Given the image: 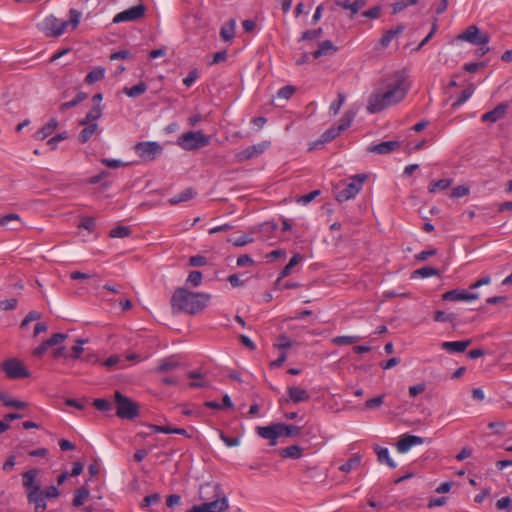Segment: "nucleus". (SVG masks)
Returning a JSON list of instances; mask_svg holds the SVG:
<instances>
[{
    "instance_id": "11",
    "label": "nucleus",
    "mask_w": 512,
    "mask_h": 512,
    "mask_svg": "<svg viewBox=\"0 0 512 512\" xmlns=\"http://www.w3.org/2000/svg\"><path fill=\"white\" fill-rule=\"evenodd\" d=\"M270 145V142L263 141L261 143L252 145L244 149L243 151L236 154V160L238 162H243L254 157L261 155Z\"/></svg>"
},
{
    "instance_id": "32",
    "label": "nucleus",
    "mask_w": 512,
    "mask_h": 512,
    "mask_svg": "<svg viewBox=\"0 0 512 512\" xmlns=\"http://www.w3.org/2000/svg\"><path fill=\"white\" fill-rule=\"evenodd\" d=\"M104 76H105V68L99 66V67L94 68L92 71H90L86 75L85 82L89 85L94 84L95 82L102 80L104 78Z\"/></svg>"
},
{
    "instance_id": "53",
    "label": "nucleus",
    "mask_w": 512,
    "mask_h": 512,
    "mask_svg": "<svg viewBox=\"0 0 512 512\" xmlns=\"http://www.w3.org/2000/svg\"><path fill=\"white\" fill-rule=\"evenodd\" d=\"M95 219L93 217L85 216L81 218V221L78 225L79 228H84L88 231H93L95 229Z\"/></svg>"
},
{
    "instance_id": "23",
    "label": "nucleus",
    "mask_w": 512,
    "mask_h": 512,
    "mask_svg": "<svg viewBox=\"0 0 512 512\" xmlns=\"http://www.w3.org/2000/svg\"><path fill=\"white\" fill-rule=\"evenodd\" d=\"M338 50L331 41L325 40L318 44V48L312 53L314 58H320L322 56H328L334 54Z\"/></svg>"
},
{
    "instance_id": "36",
    "label": "nucleus",
    "mask_w": 512,
    "mask_h": 512,
    "mask_svg": "<svg viewBox=\"0 0 512 512\" xmlns=\"http://www.w3.org/2000/svg\"><path fill=\"white\" fill-rule=\"evenodd\" d=\"M452 179H440L437 181H432L428 186V191L430 193H435L438 190H446L452 184Z\"/></svg>"
},
{
    "instance_id": "8",
    "label": "nucleus",
    "mask_w": 512,
    "mask_h": 512,
    "mask_svg": "<svg viewBox=\"0 0 512 512\" xmlns=\"http://www.w3.org/2000/svg\"><path fill=\"white\" fill-rule=\"evenodd\" d=\"M134 149L143 161L148 162L155 160L163 151L162 146L154 141L138 142Z\"/></svg>"
},
{
    "instance_id": "49",
    "label": "nucleus",
    "mask_w": 512,
    "mask_h": 512,
    "mask_svg": "<svg viewBox=\"0 0 512 512\" xmlns=\"http://www.w3.org/2000/svg\"><path fill=\"white\" fill-rule=\"evenodd\" d=\"M296 92V88L292 85H287L279 89L277 96L278 98H282L288 100L292 97V95Z\"/></svg>"
},
{
    "instance_id": "48",
    "label": "nucleus",
    "mask_w": 512,
    "mask_h": 512,
    "mask_svg": "<svg viewBox=\"0 0 512 512\" xmlns=\"http://www.w3.org/2000/svg\"><path fill=\"white\" fill-rule=\"evenodd\" d=\"M414 274L426 278L430 276L439 275V270L433 267H422L414 272Z\"/></svg>"
},
{
    "instance_id": "20",
    "label": "nucleus",
    "mask_w": 512,
    "mask_h": 512,
    "mask_svg": "<svg viewBox=\"0 0 512 512\" xmlns=\"http://www.w3.org/2000/svg\"><path fill=\"white\" fill-rule=\"evenodd\" d=\"M0 226L6 227L9 230L18 231L23 227V223L18 214L10 213L0 218Z\"/></svg>"
},
{
    "instance_id": "33",
    "label": "nucleus",
    "mask_w": 512,
    "mask_h": 512,
    "mask_svg": "<svg viewBox=\"0 0 512 512\" xmlns=\"http://www.w3.org/2000/svg\"><path fill=\"white\" fill-rule=\"evenodd\" d=\"M361 464V456L359 454H355L351 457L346 463L342 464L339 467V470L344 473H349L350 471L357 469Z\"/></svg>"
},
{
    "instance_id": "26",
    "label": "nucleus",
    "mask_w": 512,
    "mask_h": 512,
    "mask_svg": "<svg viewBox=\"0 0 512 512\" xmlns=\"http://www.w3.org/2000/svg\"><path fill=\"white\" fill-rule=\"evenodd\" d=\"M84 126L78 136V140L82 144L88 142L99 131L97 123H88Z\"/></svg>"
},
{
    "instance_id": "5",
    "label": "nucleus",
    "mask_w": 512,
    "mask_h": 512,
    "mask_svg": "<svg viewBox=\"0 0 512 512\" xmlns=\"http://www.w3.org/2000/svg\"><path fill=\"white\" fill-rule=\"evenodd\" d=\"M177 144L186 151H193L210 144V137L201 131H188L180 135Z\"/></svg>"
},
{
    "instance_id": "63",
    "label": "nucleus",
    "mask_w": 512,
    "mask_h": 512,
    "mask_svg": "<svg viewBox=\"0 0 512 512\" xmlns=\"http://www.w3.org/2000/svg\"><path fill=\"white\" fill-rule=\"evenodd\" d=\"M17 307V299L10 298L7 300L0 301V309L7 311V310H13Z\"/></svg>"
},
{
    "instance_id": "41",
    "label": "nucleus",
    "mask_w": 512,
    "mask_h": 512,
    "mask_svg": "<svg viewBox=\"0 0 512 512\" xmlns=\"http://www.w3.org/2000/svg\"><path fill=\"white\" fill-rule=\"evenodd\" d=\"M131 234V230L127 226H117L110 230L109 236L111 238H125Z\"/></svg>"
},
{
    "instance_id": "45",
    "label": "nucleus",
    "mask_w": 512,
    "mask_h": 512,
    "mask_svg": "<svg viewBox=\"0 0 512 512\" xmlns=\"http://www.w3.org/2000/svg\"><path fill=\"white\" fill-rule=\"evenodd\" d=\"M202 278L203 275L200 271H192L186 280V284L192 287H198L202 283Z\"/></svg>"
},
{
    "instance_id": "62",
    "label": "nucleus",
    "mask_w": 512,
    "mask_h": 512,
    "mask_svg": "<svg viewBox=\"0 0 512 512\" xmlns=\"http://www.w3.org/2000/svg\"><path fill=\"white\" fill-rule=\"evenodd\" d=\"M178 366L177 362L171 360H164L158 367L157 371L159 372H168Z\"/></svg>"
},
{
    "instance_id": "18",
    "label": "nucleus",
    "mask_w": 512,
    "mask_h": 512,
    "mask_svg": "<svg viewBox=\"0 0 512 512\" xmlns=\"http://www.w3.org/2000/svg\"><path fill=\"white\" fill-rule=\"evenodd\" d=\"M204 512H224L228 509V501L227 498L222 494H218V498L211 501L201 504Z\"/></svg>"
},
{
    "instance_id": "56",
    "label": "nucleus",
    "mask_w": 512,
    "mask_h": 512,
    "mask_svg": "<svg viewBox=\"0 0 512 512\" xmlns=\"http://www.w3.org/2000/svg\"><path fill=\"white\" fill-rule=\"evenodd\" d=\"M43 496L48 499H57L60 495L58 488L54 485L48 486L45 490H42Z\"/></svg>"
},
{
    "instance_id": "27",
    "label": "nucleus",
    "mask_w": 512,
    "mask_h": 512,
    "mask_svg": "<svg viewBox=\"0 0 512 512\" xmlns=\"http://www.w3.org/2000/svg\"><path fill=\"white\" fill-rule=\"evenodd\" d=\"M102 116V107L100 104H95L86 114L85 118L79 123L86 125L88 123H97L96 121Z\"/></svg>"
},
{
    "instance_id": "19",
    "label": "nucleus",
    "mask_w": 512,
    "mask_h": 512,
    "mask_svg": "<svg viewBox=\"0 0 512 512\" xmlns=\"http://www.w3.org/2000/svg\"><path fill=\"white\" fill-rule=\"evenodd\" d=\"M508 109L507 103H500L493 110L486 112L482 115L481 120L483 122L495 123L499 119L503 118Z\"/></svg>"
},
{
    "instance_id": "13",
    "label": "nucleus",
    "mask_w": 512,
    "mask_h": 512,
    "mask_svg": "<svg viewBox=\"0 0 512 512\" xmlns=\"http://www.w3.org/2000/svg\"><path fill=\"white\" fill-rule=\"evenodd\" d=\"M478 297V293H468L461 289H453L442 295V299L445 301H470L476 300Z\"/></svg>"
},
{
    "instance_id": "17",
    "label": "nucleus",
    "mask_w": 512,
    "mask_h": 512,
    "mask_svg": "<svg viewBox=\"0 0 512 512\" xmlns=\"http://www.w3.org/2000/svg\"><path fill=\"white\" fill-rule=\"evenodd\" d=\"M256 431L260 437L270 441V446L276 445L277 439L279 438L277 424H272L269 426H259L257 427Z\"/></svg>"
},
{
    "instance_id": "60",
    "label": "nucleus",
    "mask_w": 512,
    "mask_h": 512,
    "mask_svg": "<svg viewBox=\"0 0 512 512\" xmlns=\"http://www.w3.org/2000/svg\"><path fill=\"white\" fill-rule=\"evenodd\" d=\"M67 137H68L67 132L59 133V134L53 136L52 138H50L48 140L47 144H48V146H50V148L52 150H54V149H56L58 142L67 139Z\"/></svg>"
},
{
    "instance_id": "10",
    "label": "nucleus",
    "mask_w": 512,
    "mask_h": 512,
    "mask_svg": "<svg viewBox=\"0 0 512 512\" xmlns=\"http://www.w3.org/2000/svg\"><path fill=\"white\" fill-rule=\"evenodd\" d=\"M145 11L146 7L140 3L116 14L113 23L137 21L144 16Z\"/></svg>"
},
{
    "instance_id": "4",
    "label": "nucleus",
    "mask_w": 512,
    "mask_h": 512,
    "mask_svg": "<svg viewBox=\"0 0 512 512\" xmlns=\"http://www.w3.org/2000/svg\"><path fill=\"white\" fill-rule=\"evenodd\" d=\"M116 415L124 420H134L140 414V407L137 402L123 395L120 391L114 393Z\"/></svg>"
},
{
    "instance_id": "57",
    "label": "nucleus",
    "mask_w": 512,
    "mask_h": 512,
    "mask_svg": "<svg viewBox=\"0 0 512 512\" xmlns=\"http://www.w3.org/2000/svg\"><path fill=\"white\" fill-rule=\"evenodd\" d=\"M511 498L508 496L502 497L496 502V508L498 510H506L507 512L511 511Z\"/></svg>"
},
{
    "instance_id": "35",
    "label": "nucleus",
    "mask_w": 512,
    "mask_h": 512,
    "mask_svg": "<svg viewBox=\"0 0 512 512\" xmlns=\"http://www.w3.org/2000/svg\"><path fill=\"white\" fill-rule=\"evenodd\" d=\"M147 90V85L144 82H139L138 84L132 87H125L124 93L129 97H137L145 93Z\"/></svg>"
},
{
    "instance_id": "6",
    "label": "nucleus",
    "mask_w": 512,
    "mask_h": 512,
    "mask_svg": "<svg viewBox=\"0 0 512 512\" xmlns=\"http://www.w3.org/2000/svg\"><path fill=\"white\" fill-rule=\"evenodd\" d=\"M355 117V114L352 111H346L344 115L341 117L339 123L337 126H332L329 129H327L314 143V146L312 148H315L318 146V144H324L332 141L337 136L341 134L344 130H346L352 123L353 119Z\"/></svg>"
},
{
    "instance_id": "31",
    "label": "nucleus",
    "mask_w": 512,
    "mask_h": 512,
    "mask_svg": "<svg viewBox=\"0 0 512 512\" xmlns=\"http://www.w3.org/2000/svg\"><path fill=\"white\" fill-rule=\"evenodd\" d=\"M375 452L377 454V458H378L379 462L386 463L390 468L396 467V464L390 457L389 450L387 448H382V447L376 446Z\"/></svg>"
},
{
    "instance_id": "59",
    "label": "nucleus",
    "mask_w": 512,
    "mask_h": 512,
    "mask_svg": "<svg viewBox=\"0 0 512 512\" xmlns=\"http://www.w3.org/2000/svg\"><path fill=\"white\" fill-rule=\"evenodd\" d=\"M469 192H470V190L467 186L459 185V186L453 188V190L451 192V197H453V198L464 197V196L468 195Z\"/></svg>"
},
{
    "instance_id": "28",
    "label": "nucleus",
    "mask_w": 512,
    "mask_h": 512,
    "mask_svg": "<svg viewBox=\"0 0 512 512\" xmlns=\"http://www.w3.org/2000/svg\"><path fill=\"white\" fill-rule=\"evenodd\" d=\"M277 424V430L279 432V437L286 436V437H293L298 436L300 434V427L291 425V424H284V423H276Z\"/></svg>"
},
{
    "instance_id": "34",
    "label": "nucleus",
    "mask_w": 512,
    "mask_h": 512,
    "mask_svg": "<svg viewBox=\"0 0 512 512\" xmlns=\"http://www.w3.org/2000/svg\"><path fill=\"white\" fill-rule=\"evenodd\" d=\"M301 260H302V256L300 254L293 255L292 258L290 259V261L288 262V264L280 272L278 281L289 276L291 274L293 267L298 265Z\"/></svg>"
},
{
    "instance_id": "21",
    "label": "nucleus",
    "mask_w": 512,
    "mask_h": 512,
    "mask_svg": "<svg viewBox=\"0 0 512 512\" xmlns=\"http://www.w3.org/2000/svg\"><path fill=\"white\" fill-rule=\"evenodd\" d=\"M471 340H463V341H445L441 343V348L449 353H461L466 350L468 346L471 345Z\"/></svg>"
},
{
    "instance_id": "43",
    "label": "nucleus",
    "mask_w": 512,
    "mask_h": 512,
    "mask_svg": "<svg viewBox=\"0 0 512 512\" xmlns=\"http://www.w3.org/2000/svg\"><path fill=\"white\" fill-rule=\"evenodd\" d=\"M160 500H161V497H160V494H158V493H153L151 495H147L143 498V500L140 504V507L142 509L148 508L151 505H155V504L159 503Z\"/></svg>"
},
{
    "instance_id": "7",
    "label": "nucleus",
    "mask_w": 512,
    "mask_h": 512,
    "mask_svg": "<svg viewBox=\"0 0 512 512\" xmlns=\"http://www.w3.org/2000/svg\"><path fill=\"white\" fill-rule=\"evenodd\" d=\"M367 179L366 174H357L351 178V182L348 183L342 189H336L335 191V199L339 202L348 201L354 198L362 189V186Z\"/></svg>"
},
{
    "instance_id": "64",
    "label": "nucleus",
    "mask_w": 512,
    "mask_h": 512,
    "mask_svg": "<svg viewBox=\"0 0 512 512\" xmlns=\"http://www.w3.org/2000/svg\"><path fill=\"white\" fill-rule=\"evenodd\" d=\"M50 344L47 340L43 341L38 347H36L32 354L35 357H41L50 348Z\"/></svg>"
},
{
    "instance_id": "24",
    "label": "nucleus",
    "mask_w": 512,
    "mask_h": 512,
    "mask_svg": "<svg viewBox=\"0 0 512 512\" xmlns=\"http://www.w3.org/2000/svg\"><path fill=\"white\" fill-rule=\"evenodd\" d=\"M457 41H467L475 45H485L489 42L488 34H458Z\"/></svg>"
},
{
    "instance_id": "37",
    "label": "nucleus",
    "mask_w": 512,
    "mask_h": 512,
    "mask_svg": "<svg viewBox=\"0 0 512 512\" xmlns=\"http://www.w3.org/2000/svg\"><path fill=\"white\" fill-rule=\"evenodd\" d=\"M419 0H397L391 4L392 13L397 14L403 11L404 9L413 6L418 3Z\"/></svg>"
},
{
    "instance_id": "16",
    "label": "nucleus",
    "mask_w": 512,
    "mask_h": 512,
    "mask_svg": "<svg viewBox=\"0 0 512 512\" xmlns=\"http://www.w3.org/2000/svg\"><path fill=\"white\" fill-rule=\"evenodd\" d=\"M400 147L399 141H385L379 144L370 145L367 151L375 154H389Z\"/></svg>"
},
{
    "instance_id": "42",
    "label": "nucleus",
    "mask_w": 512,
    "mask_h": 512,
    "mask_svg": "<svg viewBox=\"0 0 512 512\" xmlns=\"http://www.w3.org/2000/svg\"><path fill=\"white\" fill-rule=\"evenodd\" d=\"M360 340L359 336H337L332 339V343L338 346L350 345Z\"/></svg>"
},
{
    "instance_id": "54",
    "label": "nucleus",
    "mask_w": 512,
    "mask_h": 512,
    "mask_svg": "<svg viewBox=\"0 0 512 512\" xmlns=\"http://www.w3.org/2000/svg\"><path fill=\"white\" fill-rule=\"evenodd\" d=\"M382 7L379 5H376L362 13L363 17L370 18V19H378L381 16Z\"/></svg>"
},
{
    "instance_id": "22",
    "label": "nucleus",
    "mask_w": 512,
    "mask_h": 512,
    "mask_svg": "<svg viewBox=\"0 0 512 512\" xmlns=\"http://www.w3.org/2000/svg\"><path fill=\"white\" fill-rule=\"evenodd\" d=\"M287 393L289 400L296 404L300 402H307L310 399L308 391L298 386L289 387L287 389Z\"/></svg>"
},
{
    "instance_id": "2",
    "label": "nucleus",
    "mask_w": 512,
    "mask_h": 512,
    "mask_svg": "<svg viewBox=\"0 0 512 512\" xmlns=\"http://www.w3.org/2000/svg\"><path fill=\"white\" fill-rule=\"evenodd\" d=\"M211 295L203 292H191L180 287L175 290L171 297V308L173 312H186L195 315L205 309Z\"/></svg>"
},
{
    "instance_id": "52",
    "label": "nucleus",
    "mask_w": 512,
    "mask_h": 512,
    "mask_svg": "<svg viewBox=\"0 0 512 512\" xmlns=\"http://www.w3.org/2000/svg\"><path fill=\"white\" fill-rule=\"evenodd\" d=\"M292 346L291 340L286 335H280L277 338V343L274 344V347L279 350H285Z\"/></svg>"
},
{
    "instance_id": "51",
    "label": "nucleus",
    "mask_w": 512,
    "mask_h": 512,
    "mask_svg": "<svg viewBox=\"0 0 512 512\" xmlns=\"http://www.w3.org/2000/svg\"><path fill=\"white\" fill-rule=\"evenodd\" d=\"M228 242L232 243L236 247H242L248 243L253 241L252 237L247 234H244L236 239L228 238Z\"/></svg>"
},
{
    "instance_id": "44",
    "label": "nucleus",
    "mask_w": 512,
    "mask_h": 512,
    "mask_svg": "<svg viewBox=\"0 0 512 512\" xmlns=\"http://www.w3.org/2000/svg\"><path fill=\"white\" fill-rule=\"evenodd\" d=\"M87 342V339H77L75 345L71 348V358L80 359L81 353L83 352L82 345Z\"/></svg>"
},
{
    "instance_id": "46",
    "label": "nucleus",
    "mask_w": 512,
    "mask_h": 512,
    "mask_svg": "<svg viewBox=\"0 0 512 512\" xmlns=\"http://www.w3.org/2000/svg\"><path fill=\"white\" fill-rule=\"evenodd\" d=\"M473 92H474V88L472 86L465 88L461 92L457 101L453 104V107L460 106L463 103H465L472 96Z\"/></svg>"
},
{
    "instance_id": "61",
    "label": "nucleus",
    "mask_w": 512,
    "mask_h": 512,
    "mask_svg": "<svg viewBox=\"0 0 512 512\" xmlns=\"http://www.w3.org/2000/svg\"><path fill=\"white\" fill-rule=\"evenodd\" d=\"M366 4V0H355L351 2L350 18H353Z\"/></svg>"
},
{
    "instance_id": "30",
    "label": "nucleus",
    "mask_w": 512,
    "mask_h": 512,
    "mask_svg": "<svg viewBox=\"0 0 512 512\" xmlns=\"http://www.w3.org/2000/svg\"><path fill=\"white\" fill-rule=\"evenodd\" d=\"M196 195V192L192 188H186L179 194L169 199V203L171 205H176L181 202L188 201L192 199Z\"/></svg>"
},
{
    "instance_id": "25",
    "label": "nucleus",
    "mask_w": 512,
    "mask_h": 512,
    "mask_svg": "<svg viewBox=\"0 0 512 512\" xmlns=\"http://www.w3.org/2000/svg\"><path fill=\"white\" fill-rule=\"evenodd\" d=\"M58 127V121L55 118L49 120L40 130L35 134L37 140H44L50 136Z\"/></svg>"
},
{
    "instance_id": "29",
    "label": "nucleus",
    "mask_w": 512,
    "mask_h": 512,
    "mask_svg": "<svg viewBox=\"0 0 512 512\" xmlns=\"http://www.w3.org/2000/svg\"><path fill=\"white\" fill-rule=\"evenodd\" d=\"M282 458L299 459L302 457V448L298 445H291L279 450Z\"/></svg>"
},
{
    "instance_id": "55",
    "label": "nucleus",
    "mask_w": 512,
    "mask_h": 512,
    "mask_svg": "<svg viewBox=\"0 0 512 512\" xmlns=\"http://www.w3.org/2000/svg\"><path fill=\"white\" fill-rule=\"evenodd\" d=\"M320 193H321L320 190L311 191L310 193H308L306 195L300 196L297 199V203L306 205V204L310 203L311 201H313L317 196H319Z\"/></svg>"
},
{
    "instance_id": "3",
    "label": "nucleus",
    "mask_w": 512,
    "mask_h": 512,
    "mask_svg": "<svg viewBox=\"0 0 512 512\" xmlns=\"http://www.w3.org/2000/svg\"><path fill=\"white\" fill-rule=\"evenodd\" d=\"M81 12L76 9H70L69 19H58L54 16H48L43 21L42 29L46 32H64L65 30H75L80 22Z\"/></svg>"
},
{
    "instance_id": "40",
    "label": "nucleus",
    "mask_w": 512,
    "mask_h": 512,
    "mask_svg": "<svg viewBox=\"0 0 512 512\" xmlns=\"http://www.w3.org/2000/svg\"><path fill=\"white\" fill-rule=\"evenodd\" d=\"M0 400L7 407H14L17 409H24L27 406V403L19 400H13L8 398L5 394L0 393Z\"/></svg>"
},
{
    "instance_id": "38",
    "label": "nucleus",
    "mask_w": 512,
    "mask_h": 512,
    "mask_svg": "<svg viewBox=\"0 0 512 512\" xmlns=\"http://www.w3.org/2000/svg\"><path fill=\"white\" fill-rule=\"evenodd\" d=\"M89 497V490L86 487H81L75 491L73 505L79 507L84 504Z\"/></svg>"
},
{
    "instance_id": "14",
    "label": "nucleus",
    "mask_w": 512,
    "mask_h": 512,
    "mask_svg": "<svg viewBox=\"0 0 512 512\" xmlns=\"http://www.w3.org/2000/svg\"><path fill=\"white\" fill-rule=\"evenodd\" d=\"M27 500L29 504L34 506L35 512H46V498L42 494V489L38 491V488H35L34 491H29Z\"/></svg>"
},
{
    "instance_id": "50",
    "label": "nucleus",
    "mask_w": 512,
    "mask_h": 512,
    "mask_svg": "<svg viewBox=\"0 0 512 512\" xmlns=\"http://www.w3.org/2000/svg\"><path fill=\"white\" fill-rule=\"evenodd\" d=\"M95 408L102 412H107L112 408L111 402L106 399L98 398L93 401Z\"/></svg>"
},
{
    "instance_id": "1",
    "label": "nucleus",
    "mask_w": 512,
    "mask_h": 512,
    "mask_svg": "<svg viewBox=\"0 0 512 512\" xmlns=\"http://www.w3.org/2000/svg\"><path fill=\"white\" fill-rule=\"evenodd\" d=\"M409 89L407 75L403 71H396L387 76L381 87L375 89L370 95L367 104L369 113H377L385 108L402 101Z\"/></svg>"
},
{
    "instance_id": "15",
    "label": "nucleus",
    "mask_w": 512,
    "mask_h": 512,
    "mask_svg": "<svg viewBox=\"0 0 512 512\" xmlns=\"http://www.w3.org/2000/svg\"><path fill=\"white\" fill-rule=\"evenodd\" d=\"M424 443V439L415 435H405L400 438L396 444L397 451L399 453H406L412 446L421 445Z\"/></svg>"
},
{
    "instance_id": "58",
    "label": "nucleus",
    "mask_w": 512,
    "mask_h": 512,
    "mask_svg": "<svg viewBox=\"0 0 512 512\" xmlns=\"http://www.w3.org/2000/svg\"><path fill=\"white\" fill-rule=\"evenodd\" d=\"M227 59V51L221 50L213 54L212 60L208 62L209 65L219 64L221 62L226 61Z\"/></svg>"
},
{
    "instance_id": "9",
    "label": "nucleus",
    "mask_w": 512,
    "mask_h": 512,
    "mask_svg": "<svg viewBox=\"0 0 512 512\" xmlns=\"http://www.w3.org/2000/svg\"><path fill=\"white\" fill-rule=\"evenodd\" d=\"M2 369L9 379H22L30 377L29 370L16 358L8 359L2 363Z\"/></svg>"
},
{
    "instance_id": "12",
    "label": "nucleus",
    "mask_w": 512,
    "mask_h": 512,
    "mask_svg": "<svg viewBox=\"0 0 512 512\" xmlns=\"http://www.w3.org/2000/svg\"><path fill=\"white\" fill-rule=\"evenodd\" d=\"M39 470L36 468L29 469L22 474V485L26 490V494L29 491H34L35 488H38V491L41 490L42 484L38 480Z\"/></svg>"
},
{
    "instance_id": "47",
    "label": "nucleus",
    "mask_w": 512,
    "mask_h": 512,
    "mask_svg": "<svg viewBox=\"0 0 512 512\" xmlns=\"http://www.w3.org/2000/svg\"><path fill=\"white\" fill-rule=\"evenodd\" d=\"M456 319L454 313L446 314L443 311H436L434 314V321L436 322H453Z\"/></svg>"
},
{
    "instance_id": "39",
    "label": "nucleus",
    "mask_w": 512,
    "mask_h": 512,
    "mask_svg": "<svg viewBox=\"0 0 512 512\" xmlns=\"http://www.w3.org/2000/svg\"><path fill=\"white\" fill-rule=\"evenodd\" d=\"M346 96L342 92H338L337 100L333 101L329 107V112L331 115L335 116L339 113L341 106L343 105Z\"/></svg>"
}]
</instances>
